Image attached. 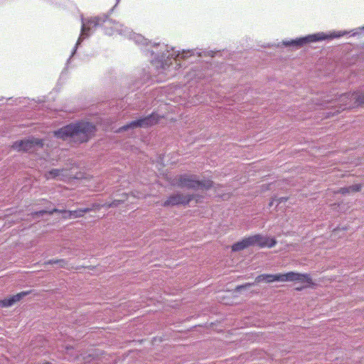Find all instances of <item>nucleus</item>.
I'll return each instance as SVG.
<instances>
[{
    "label": "nucleus",
    "instance_id": "39448f33",
    "mask_svg": "<svg viewBox=\"0 0 364 364\" xmlns=\"http://www.w3.org/2000/svg\"><path fill=\"white\" fill-rule=\"evenodd\" d=\"M43 146V141L40 139L32 138L27 140L15 141L11 147L18 151L33 152Z\"/></svg>",
    "mask_w": 364,
    "mask_h": 364
},
{
    "label": "nucleus",
    "instance_id": "f03ea898",
    "mask_svg": "<svg viewBox=\"0 0 364 364\" xmlns=\"http://www.w3.org/2000/svg\"><path fill=\"white\" fill-rule=\"evenodd\" d=\"M255 282L257 283H260L262 282H264L266 283H272L274 282H299L307 284L305 286L296 287V290L297 291H301L304 288L314 284L310 274H301L294 272L276 274H262L256 277Z\"/></svg>",
    "mask_w": 364,
    "mask_h": 364
},
{
    "label": "nucleus",
    "instance_id": "dca6fc26",
    "mask_svg": "<svg viewBox=\"0 0 364 364\" xmlns=\"http://www.w3.org/2000/svg\"><path fill=\"white\" fill-rule=\"evenodd\" d=\"M60 264L62 267H65L66 265V262L64 259H50L45 262V264Z\"/></svg>",
    "mask_w": 364,
    "mask_h": 364
},
{
    "label": "nucleus",
    "instance_id": "bb28decb",
    "mask_svg": "<svg viewBox=\"0 0 364 364\" xmlns=\"http://www.w3.org/2000/svg\"><path fill=\"white\" fill-rule=\"evenodd\" d=\"M0 307H1V300H0Z\"/></svg>",
    "mask_w": 364,
    "mask_h": 364
},
{
    "label": "nucleus",
    "instance_id": "4468645a",
    "mask_svg": "<svg viewBox=\"0 0 364 364\" xmlns=\"http://www.w3.org/2000/svg\"><path fill=\"white\" fill-rule=\"evenodd\" d=\"M251 242L250 240V237H244L240 241H238L234 243L231 246V250L232 252H240L250 247H251Z\"/></svg>",
    "mask_w": 364,
    "mask_h": 364
},
{
    "label": "nucleus",
    "instance_id": "cd10ccee",
    "mask_svg": "<svg viewBox=\"0 0 364 364\" xmlns=\"http://www.w3.org/2000/svg\"><path fill=\"white\" fill-rule=\"evenodd\" d=\"M45 364H50L49 363H46Z\"/></svg>",
    "mask_w": 364,
    "mask_h": 364
},
{
    "label": "nucleus",
    "instance_id": "a211bd4d",
    "mask_svg": "<svg viewBox=\"0 0 364 364\" xmlns=\"http://www.w3.org/2000/svg\"><path fill=\"white\" fill-rule=\"evenodd\" d=\"M350 192H358L361 189L360 184H355L350 186Z\"/></svg>",
    "mask_w": 364,
    "mask_h": 364
},
{
    "label": "nucleus",
    "instance_id": "5701e85b",
    "mask_svg": "<svg viewBox=\"0 0 364 364\" xmlns=\"http://www.w3.org/2000/svg\"><path fill=\"white\" fill-rule=\"evenodd\" d=\"M171 64V63H170L169 64H168L167 63H166L165 64H161V69L163 70H165L166 68V67H169V65Z\"/></svg>",
    "mask_w": 364,
    "mask_h": 364
},
{
    "label": "nucleus",
    "instance_id": "412c9836",
    "mask_svg": "<svg viewBox=\"0 0 364 364\" xmlns=\"http://www.w3.org/2000/svg\"><path fill=\"white\" fill-rule=\"evenodd\" d=\"M252 284H252V283H247V284H244V285L237 286V287H236V290H237V291H240V289H242L247 288V287H251Z\"/></svg>",
    "mask_w": 364,
    "mask_h": 364
},
{
    "label": "nucleus",
    "instance_id": "20e7f679",
    "mask_svg": "<svg viewBox=\"0 0 364 364\" xmlns=\"http://www.w3.org/2000/svg\"><path fill=\"white\" fill-rule=\"evenodd\" d=\"M348 33L347 31H332L329 33H317L312 35H309L305 37L299 38L296 40H292L291 41L285 42L284 44L286 46H293L296 47H301L304 45L311 43V42H316L319 41H324V40H331L333 38H338L340 37H342Z\"/></svg>",
    "mask_w": 364,
    "mask_h": 364
},
{
    "label": "nucleus",
    "instance_id": "f3484780",
    "mask_svg": "<svg viewBox=\"0 0 364 364\" xmlns=\"http://www.w3.org/2000/svg\"><path fill=\"white\" fill-rule=\"evenodd\" d=\"M124 200H114V201H112V203H105V205H103L102 206H105V207H107V208H111V207H116L117 206L119 203H121L122 202H124Z\"/></svg>",
    "mask_w": 364,
    "mask_h": 364
},
{
    "label": "nucleus",
    "instance_id": "9b49d317",
    "mask_svg": "<svg viewBox=\"0 0 364 364\" xmlns=\"http://www.w3.org/2000/svg\"><path fill=\"white\" fill-rule=\"evenodd\" d=\"M100 18L97 17L91 18L85 23H82L81 28V36H88V32L95 28L100 24Z\"/></svg>",
    "mask_w": 364,
    "mask_h": 364
},
{
    "label": "nucleus",
    "instance_id": "a878e982",
    "mask_svg": "<svg viewBox=\"0 0 364 364\" xmlns=\"http://www.w3.org/2000/svg\"><path fill=\"white\" fill-rule=\"evenodd\" d=\"M63 218L64 219H70L72 218L73 217H68V214H64V215L63 216Z\"/></svg>",
    "mask_w": 364,
    "mask_h": 364
},
{
    "label": "nucleus",
    "instance_id": "f257e3e1",
    "mask_svg": "<svg viewBox=\"0 0 364 364\" xmlns=\"http://www.w3.org/2000/svg\"><path fill=\"white\" fill-rule=\"evenodd\" d=\"M96 131L95 126L88 122H77L66 125L54 132V135L62 139L71 137L73 141L83 143L91 139Z\"/></svg>",
    "mask_w": 364,
    "mask_h": 364
},
{
    "label": "nucleus",
    "instance_id": "4be33fe9",
    "mask_svg": "<svg viewBox=\"0 0 364 364\" xmlns=\"http://www.w3.org/2000/svg\"><path fill=\"white\" fill-rule=\"evenodd\" d=\"M289 200L288 197H280L276 199L277 203L279 204L283 202H287Z\"/></svg>",
    "mask_w": 364,
    "mask_h": 364
},
{
    "label": "nucleus",
    "instance_id": "2eb2a0df",
    "mask_svg": "<svg viewBox=\"0 0 364 364\" xmlns=\"http://www.w3.org/2000/svg\"><path fill=\"white\" fill-rule=\"evenodd\" d=\"M68 210H59V209H57V208H53V210H50V211H47V210H40V211H37V212H35L33 213H32V215L34 216V215H43L46 213H48L49 215H53L54 213H63V214H65V212H67Z\"/></svg>",
    "mask_w": 364,
    "mask_h": 364
},
{
    "label": "nucleus",
    "instance_id": "9d476101",
    "mask_svg": "<svg viewBox=\"0 0 364 364\" xmlns=\"http://www.w3.org/2000/svg\"><path fill=\"white\" fill-rule=\"evenodd\" d=\"M252 246L263 247H272L277 244L274 238L264 237L259 234L249 236Z\"/></svg>",
    "mask_w": 364,
    "mask_h": 364
},
{
    "label": "nucleus",
    "instance_id": "423d86ee",
    "mask_svg": "<svg viewBox=\"0 0 364 364\" xmlns=\"http://www.w3.org/2000/svg\"><path fill=\"white\" fill-rule=\"evenodd\" d=\"M45 178L47 180L50 179H59L64 181H69L71 179H82L85 178V177L82 176L81 173H76L75 174H73L70 172V170L68 169H58L54 168L50 170V171H48L45 173Z\"/></svg>",
    "mask_w": 364,
    "mask_h": 364
},
{
    "label": "nucleus",
    "instance_id": "f8f14e48",
    "mask_svg": "<svg viewBox=\"0 0 364 364\" xmlns=\"http://www.w3.org/2000/svg\"><path fill=\"white\" fill-rule=\"evenodd\" d=\"M100 207L101 206L98 204H93L91 208H86L75 210H68L65 212V214H68V217H73L75 218H81L83 217L85 213H89L95 209H100Z\"/></svg>",
    "mask_w": 364,
    "mask_h": 364
},
{
    "label": "nucleus",
    "instance_id": "1a4fd4ad",
    "mask_svg": "<svg viewBox=\"0 0 364 364\" xmlns=\"http://www.w3.org/2000/svg\"><path fill=\"white\" fill-rule=\"evenodd\" d=\"M193 196L190 194L176 193L170 196L163 203L164 207L178 205H188L193 200Z\"/></svg>",
    "mask_w": 364,
    "mask_h": 364
},
{
    "label": "nucleus",
    "instance_id": "ddd939ff",
    "mask_svg": "<svg viewBox=\"0 0 364 364\" xmlns=\"http://www.w3.org/2000/svg\"><path fill=\"white\" fill-rule=\"evenodd\" d=\"M30 291H22L9 298L1 300V307H9L20 301L23 296L28 295Z\"/></svg>",
    "mask_w": 364,
    "mask_h": 364
},
{
    "label": "nucleus",
    "instance_id": "7ed1b4c3",
    "mask_svg": "<svg viewBox=\"0 0 364 364\" xmlns=\"http://www.w3.org/2000/svg\"><path fill=\"white\" fill-rule=\"evenodd\" d=\"M170 183L173 186L194 190H208L213 185V182L210 179L199 181L195 175L186 173L176 176Z\"/></svg>",
    "mask_w": 364,
    "mask_h": 364
},
{
    "label": "nucleus",
    "instance_id": "0eeeda50",
    "mask_svg": "<svg viewBox=\"0 0 364 364\" xmlns=\"http://www.w3.org/2000/svg\"><path fill=\"white\" fill-rule=\"evenodd\" d=\"M362 96H364V93L355 92L341 95L338 100V102L340 105V109H351L363 105L364 103H360L357 100L358 97Z\"/></svg>",
    "mask_w": 364,
    "mask_h": 364
},
{
    "label": "nucleus",
    "instance_id": "393cba45",
    "mask_svg": "<svg viewBox=\"0 0 364 364\" xmlns=\"http://www.w3.org/2000/svg\"><path fill=\"white\" fill-rule=\"evenodd\" d=\"M276 199H277V198H272V200H271V201L269 202V207H271V206H272V205H274V200L276 201Z\"/></svg>",
    "mask_w": 364,
    "mask_h": 364
},
{
    "label": "nucleus",
    "instance_id": "aec40b11",
    "mask_svg": "<svg viewBox=\"0 0 364 364\" xmlns=\"http://www.w3.org/2000/svg\"><path fill=\"white\" fill-rule=\"evenodd\" d=\"M350 192V186L349 187H347V188H341L338 191V193H342V194H346V193H348Z\"/></svg>",
    "mask_w": 364,
    "mask_h": 364
},
{
    "label": "nucleus",
    "instance_id": "b1692460",
    "mask_svg": "<svg viewBox=\"0 0 364 364\" xmlns=\"http://www.w3.org/2000/svg\"><path fill=\"white\" fill-rule=\"evenodd\" d=\"M357 100L360 103H364V95L360 97H358Z\"/></svg>",
    "mask_w": 364,
    "mask_h": 364
},
{
    "label": "nucleus",
    "instance_id": "6e6552de",
    "mask_svg": "<svg viewBox=\"0 0 364 364\" xmlns=\"http://www.w3.org/2000/svg\"><path fill=\"white\" fill-rule=\"evenodd\" d=\"M159 120V117L155 114H152L144 118L133 121L129 124L123 126L119 129L120 131H126L128 129H134L136 127H146L156 124Z\"/></svg>",
    "mask_w": 364,
    "mask_h": 364
},
{
    "label": "nucleus",
    "instance_id": "6ab92c4d",
    "mask_svg": "<svg viewBox=\"0 0 364 364\" xmlns=\"http://www.w3.org/2000/svg\"><path fill=\"white\" fill-rule=\"evenodd\" d=\"M191 196H193V199L196 203H201L203 200V196L198 194H190Z\"/></svg>",
    "mask_w": 364,
    "mask_h": 364
}]
</instances>
